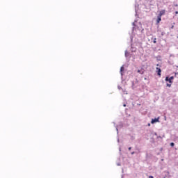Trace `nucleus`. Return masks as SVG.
<instances>
[{
	"label": "nucleus",
	"mask_w": 178,
	"mask_h": 178,
	"mask_svg": "<svg viewBox=\"0 0 178 178\" xmlns=\"http://www.w3.org/2000/svg\"><path fill=\"white\" fill-rule=\"evenodd\" d=\"M153 42H154V44H156V38H154Z\"/></svg>",
	"instance_id": "obj_9"
},
{
	"label": "nucleus",
	"mask_w": 178,
	"mask_h": 178,
	"mask_svg": "<svg viewBox=\"0 0 178 178\" xmlns=\"http://www.w3.org/2000/svg\"><path fill=\"white\" fill-rule=\"evenodd\" d=\"M131 154H134V152H132Z\"/></svg>",
	"instance_id": "obj_19"
},
{
	"label": "nucleus",
	"mask_w": 178,
	"mask_h": 178,
	"mask_svg": "<svg viewBox=\"0 0 178 178\" xmlns=\"http://www.w3.org/2000/svg\"><path fill=\"white\" fill-rule=\"evenodd\" d=\"M149 178H154L152 175L149 176Z\"/></svg>",
	"instance_id": "obj_12"
},
{
	"label": "nucleus",
	"mask_w": 178,
	"mask_h": 178,
	"mask_svg": "<svg viewBox=\"0 0 178 178\" xmlns=\"http://www.w3.org/2000/svg\"><path fill=\"white\" fill-rule=\"evenodd\" d=\"M165 10H162L160 11L159 14L158 16H160V17H162V16H163V15H165Z\"/></svg>",
	"instance_id": "obj_4"
},
{
	"label": "nucleus",
	"mask_w": 178,
	"mask_h": 178,
	"mask_svg": "<svg viewBox=\"0 0 178 178\" xmlns=\"http://www.w3.org/2000/svg\"><path fill=\"white\" fill-rule=\"evenodd\" d=\"M148 126H151V124H148Z\"/></svg>",
	"instance_id": "obj_17"
},
{
	"label": "nucleus",
	"mask_w": 178,
	"mask_h": 178,
	"mask_svg": "<svg viewBox=\"0 0 178 178\" xmlns=\"http://www.w3.org/2000/svg\"><path fill=\"white\" fill-rule=\"evenodd\" d=\"M174 77L171 76V77H165V81H169V83H172V81L173 80Z\"/></svg>",
	"instance_id": "obj_2"
},
{
	"label": "nucleus",
	"mask_w": 178,
	"mask_h": 178,
	"mask_svg": "<svg viewBox=\"0 0 178 178\" xmlns=\"http://www.w3.org/2000/svg\"><path fill=\"white\" fill-rule=\"evenodd\" d=\"M156 72L157 73V76H159V77H161L162 76V74H161L162 73V70H161V68L156 67Z\"/></svg>",
	"instance_id": "obj_1"
},
{
	"label": "nucleus",
	"mask_w": 178,
	"mask_h": 178,
	"mask_svg": "<svg viewBox=\"0 0 178 178\" xmlns=\"http://www.w3.org/2000/svg\"><path fill=\"white\" fill-rule=\"evenodd\" d=\"M125 56H127V51H125Z\"/></svg>",
	"instance_id": "obj_11"
},
{
	"label": "nucleus",
	"mask_w": 178,
	"mask_h": 178,
	"mask_svg": "<svg viewBox=\"0 0 178 178\" xmlns=\"http://www.w3.org/2000/svg\"><path fill=\"white\" fill-rule=\"evenodd\" d=\"M158 122H159V118H155V119H152V121H151V123H152V124H154V123H156Z\"/></svg>",
	"instance_id": "obj_3"
},
{
	"label": "nucleus",
	"mask_w": 178,
	"mask_h": 178,
	"mask_svg": "<svg viewBox=\"0 0 178 178\" xmlns=\"http://www.w3.org/2000/svg\"><path fill=\"white\" fill-rule=\"evenodd\" d=\"M162 17H161V16H157V19H156V24H159V23H161V21L162 20V18H161Z\"/></svg>",
	"instance_id": "obj_5"
},
{
	"label": "nucleus",
	"mask_w": 178,
	"mask_h": 178,
	"mask_svg": "<svg viewBox=\"0 0 178 178\" xmlns=\"http://www.w3.org/2000/svg\"><path fill=\"white\" fill-rule=\"evenodd\" d=\"M124 70V67H121L120 72H123Z\"/></svg>",
	"instance_id": "obj_7"
},
{
	"label": "nucleus",
	"mask_w": 178,
	"mask_h": 178,
	"mask_svg": "<svg viewBox=\"0 0 178 178\" xmlns=\"http://www.w3.org/2000/svg\"><path fill=\"white\" fill-rule=\"evenodd\" d=\"M131 147H129V151H131Z\"/></svg>",
	"instance_id": "obj_13"
},
{
	"label": "nucleus",
	"mask_w": 178,
	"mask_h": 178,
	"mask_svg": "<svg viewBox=\"0 0 178 178\" xmlns=\"http://www.w3.org/2000/svg\"><path fill=\"white\" fill-rule=\"evenodd\" d=\"M172 85L167 83V87H171Z\"/></svg>",
	"instance_id": "obj_10"
},
{
	"label": "nucleus",
	"mask_w": 178,
	"mask_h": 178,
	"mask_svg": "<svg viewBox=\"0 0 178 178\" xmlns=\"http://www.w3.org/2000/svg\"><path fill=\"white\" fill-rule=\"evenodd\" d=\"M156 66H159V64H157Z\"/></svg>",
	"instance_id": "obj_16"
},
{
	"label": "nucleus",
	"mask_w": 178,
	"mask_h": 178,
	"mask_svg": "<svg viewBox=\"0 0 178 178\" xmlns=\"http://www.w3.org/2000/svg\"><path fill=\"white\" fill-rule=\"evenodd\" d=\"M163 178H166V177H163Z\"/></svg>",
	"instance_id": "obj_20"
},
{
	"label": "nucleus",
	"mask_w": 178,
	"mask_h": 178,
	"mask_svg": "<svg viewBox=\"0 0 178 178\" xmlns=\"http://www.w3.org/2000/svg\"><path fill=\"white\" fill-rule=\"evenodd\" d=\"M175 14H176V15H178V11H176V12H175Z\"/></svg>",
	"instance_id": "obj_14"
},
{
	"label": "nucleus",
	"mask_w": 178,
	"mask_h": 178,
	"mask_svg": "<svg viewBox=\"0 0 178 178\" xmlns=\"http://www.w3.org/2000/svg\"><path fill=\"white\" fill-rule=\"evenodd\" d=\"M175 27V26H172L171 29H173Z\"/></svg>",
	"instance_id": "obj_15"
},
{
	"label": "nucleus",
	"mask_w": 178,
	"mask_h": 178,
	"mask_svg": "<svg viewBox=\"0 0 178 178\" xmlns=\"http://www.w3.org/2000/svg\"><path fill=\"white\" fill-rule=\"evenodd\" d=\"M137 72L138 73H139V74H144V70H138V71H137Z\"/></svg>",
	"instance_id": "obj_6"
},
{
	"label": "nucleus",
	"mask_w": 178,
	"mask_h": 178,
	"mask_svg": "<svg viewBox=\"0 0 178 178\" xmlns=\"http://www.w3.org/2000/svg\"><path fill=\"white\" fill-rule=\"evenodd\" d=\"M170 146H171V147H175V143H170Z\"/></svg>",
	"instance_id": "obj_8"
},
{
	"label": "nucleus",
	"mask_w": 178,
	"mask_h": 178,
	"mask_svg": "<svg viewBox=\"0 0 178 178\" xmlns=\"http://www.w3.org/2000/svg\"><path fill=\"white\" fill-rule=\"evenodd\" d=\"M124 106H126V104H124Z\"/></svg>",
	"instance_id": "obj_18"
}]
</instances>
